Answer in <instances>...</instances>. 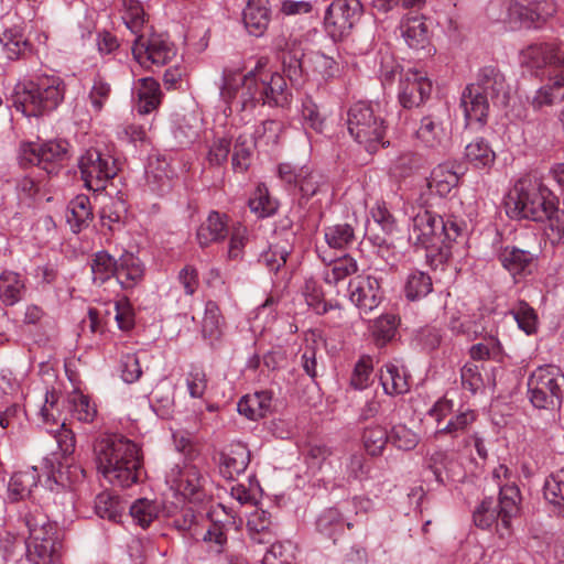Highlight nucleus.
I'll return each mask as SVG.
<instances>
[{"instance_id": "nucleus-1", "label": "nucleus", "mask_w": 564, "mask_h": 564, "mask_svg": "<svg viewBox=\"0 0 564 564\" xmlns=\"http://www.w3.org/2000/svg\"><path fill=\"white\" fill-rule=\"evenodd\" d=\"M220 101L226 105L225 113L247 112L259 105L284 106L289 102L286 80L279 73L264 68L261 61L253 69L245 72L242 61L226 65L218 84Z\"/></svg>"}, {"instance_id": "nucleus-2", "label": "nucleus", "mask_w": 564, "mask_h": 564, "mask_svg": "<svg viewBox=\"0 0 564 564\" xmlns=\"http://www.w3.org/2000/svg\"><path fill=\"white\" fill-rule=\"evenodd\" d=\"M98 473L112 486L129 488L137 484L143 469L140 445L121 434H104L94 443Z\"/></svg>"}, {"instance_id": "nucleus-3", "label": "nucleus", "mask_w": 564, "mask_h": 564, "mask_svg": "<svg viewBox=\"0 0 564 564\" xmlns=\"http://www.w3.org/2000/svg\"><path fill=\"white\" fill-rule=\"evenodd\" d=\"M509 100V89L505 77L494 67H485L477 83L470 84L463 93L460 105L467 126L487 122L490 101L494 106L505 107Z\"/></svg>"}, {"instance_id": "nucleus-4", "label": "nucleus", "mask_w": 564, "mask_h": 564, "mask_svg": "<svg viewBox=\"0 0 564 564\" xmlns=\"http://www.w3.org/2000/svg\"><path fill=\"white\" fill-rule=\"evenodd\" d=\"M28 528L26 557L33 564H55L65 553L64 532L34 506L23 514Z\"/></svg>"}, {"instance_id": "nucleus-5", "label": "nucleus", "mask_w": 564, "mask_h": 564, "mask_svg": "<svg viewBox=\"0 0 564 564\" xmlns=\"http://www.w3.org/2000/svg\"><path fill=\"white\" fill-rule=\"evenodd\" d=\"M64 80L54 74H41L14 87L13 105L25 117H40L55 110L64 99Z\"/></svg>"}, {"instance_id": "nucleus-6", "label": "nucleus", "mask_w": 564, "mask_h": 564, "mask_svg": "<svg viewBox=\"0 0 564 564\" xmlns=\"http://www.w3.org/2000/svg\"><path fill=\"white\" fill-rule=\"evenodd\" d=\"M556 196L538 178L519 180L510 192L507 210L516 219L544 221L546 210Z\"/></svg>"}, {"instance_id": "nucleus-7", "label": "nucleus", "mask_w": 564, "mask_h": 564, "mask_svg": "<svg viewBox=\"0 0 564 564\" xmlns=\"http://www.w3.org/2000/svg\"><path fill=\"white\" fill-rule=\"evenodd\" d=\"M499 7V2H492L488 8V15L511 30L536 26L556 12L553 0H532L528 4L519 0H507L503 10L497 13Z\"/></svg>"}, {"instance_id": "nucleus-8", "label": "nucleus", "mask_w": 564, "mask_h": 564, "mask_svg": "<svg viewBox=\"0 0 564 564\" xmlns=\"http://www.w3.org/2000/svg\"><path fill=\"white\" fill-rule=\"evenodd\" d=\"M347 126L350 135L367 151L373 152L384 145L387 126L371 104H354L348 110Z\"/></svg>"}, {"instance_id": "nucleus-9", "label": "nucleus", "mask_w": 564, "mask_h": 564, "mask_svg": "<svg viewBox=\"0 0 564 564\" xmlns=\"http://www.w3.org/2000/svg\"><path fill=\"white\" fill-rule=\"evenodd\" d=\"M165 484L176 499V507L202 502L206 497L207 475L195 464L172 466L165 475Z\"/></svg>"}, {"instance_id": "nucleus-10", "label": "nucleus", "mask_w": 564, "mask_h": 564, "mask_svg": "<svg viewBox=\"0 0 564 564\" xmlns=\"http://www.w3.org/2000/svg\"><path fill=\"white\" fill-rule=\"evenodd\" d=\"M530 401L536 409L560 406L564 392V375L553 365L538 367L528 379Z\"/></svg>"}, {"instance_id": "nucleus-11", "label": "nucleus", "mask_w": 564, "mask_h": 564, "mask_svg": "<svg viewBox=\"0 0 564 564\" xmlns=\"http://www.w3.org/2000/svg\"><path fill=\"white\" fill-rule=\"evenodd\" d=\"M78 165L86 187L93 191L104 188L106 182L118 172L115 159L96 148L86 150L80 155Z\"/></svg>"}, {"instance_id": "nucleus-12", "label": "nucleus", "mask_w": 564, "mask_h": 564, "mask_svg": "<svg viewBox=\"0 0 564 564\" xmlns=\"http://www.w3.org/2000/svg\"><path fill=\"white\" fill-rule=\"evenodd\" d=\"M68 153V142L51 140L44 143L25 142L20 147L19 160L21 165H39L47 173L55 170L54 163L63 161Z\"/></svg>"}, {"instance_id": "nucleus-13", "label": "nucleus", "mask_w": 564, "mask_h": 564, "mask_svg": "<svg viewBox=\"0 0 564 564\" xmlns=\"http://www.w3.org/2000/svg\"><path fill=\"white\" fill-rule=\"evenodd\" d=\"M278 175L286 185L297 188L305 198L328 189L326 176L308 165L295 166L291 163H281L278 166Z\"/></svg>"}, {"instance_id": "nucleus-14", "label": "nucleus", "mask_w": 564, "mask_h": 564, "mask_svg": "<svg viewBox=\"0 0 564 564\" xmlns=\"http://www.w3.org/2000/svg\"><path fill=\"white\" fill-rule=\"evenodd\" d=\"M132 54L140 66L149 68L169 63L175 56V48L162 35L147 32L134 39Z\"/></svg>"}, {"instance_id": "nucleus-15", "label": "nucleus", "mask_w": 564, "mask_h": 564, "mask_svg": "<svg viewBox=\"0 0 564 564\" xmlns=\"http://www.w3.org/2000/svg\"><path fill=\"white\" fill-rule=\"evenodd\" d=\"M432 83L427 75L415 68L403 69L400 74L398 99L403 108L421 106L431 95Z\"/></svg>"}, {"instance_id": "nucleus-16", "label": "nucleus", "mask_w": 564, "mask_h": 564, "mask_svg": "<svg viewBox=\"0 0 564 564\" xmlns=\"http://www.w3.org/2000/svg\"><path fill=\"white\" fill-rule=\"evenodd\" d=\"M362 4L359 0H334L325 15V24L333 36L347 34L359 20Z\"/></svg>"}, {"instance_id": "nucleus-17", "label": "nucleus", "mask_w": 564, "mask_h": 564, "mask_svg": "<svg viewBox=\"0 0 564 564\" xmlns=\"http://www.w3.org/2000/svg\"><path fill=\"white\" fill-rule=\"evenodd\" d=\"M438 215L431 210L420 207L411 216L409 226V240L415 246L424 249H438Z\"/></svg>"}, {"instance_id": "nucleus-18", "label": "nucleus", "mask_w": 564, "mask_h": 564, "mask_svg": "<svg viewBox=\"0 0 564 564\" xmlns=\"http://www.w3.org/2000/svg\"><path fill=\"white\" fill-rule=\"evenodd\" d=\"M348 296L360 312L368 313L375 310L382 300L380 282L371 275H358L349 281Z\"/></svg>"}, {"instance_id": "nucleus-19", "label": "nucleus", "mask_w": 564, "mask_h": 564, "mask_svg": "<svg viewBox=\"0 0 564 564\" xmlns=\"http://www.w3.org/2000/svg\"><path fill=\"white\" fill-rule=\"evenodd\" d=\"M492 479L499 488L502 519L507 523L508 519L514 517L519 510L520 490L512 480L510 469L503 464L492 470Z\"/></svg>"}, {"instance_id": "nucleus-20", "label": "nucleus", "mask_w": 564, "mask_h": 564, "mask_svg": "<svg viewBox=\"0 0 564 564\" xmlns=\"http://www.w3.org/2000/svg\"><path fill=\"white\" fill-rule=\"evenodd\" d=\"M498 260L514 281H520L533 273L538 257L529 250L506 246L498 253Z\"/></svg>"}, {"instance_id": "nucleus-21", "label": "nucleus", "mask_w": 564, "mask_h": 564, "mask_svg": "<svg viewBox=\"0 0 564 564\" xmlns=\"http://www.w3.org/2000/svg\"><path fill=\"white\" fill-rule=\"evenodd\" d=\"M520 64L529 69H540L564 64V55L555 43H535L521 51Z\"/></svg>"}, {"instance_id": "nucleus-22", "label": "nucleus", "mask_w": 564, "mask_h": 564, "mask_svg": "<svg viewBox=\"0 0 564 564\" xmlns=\"http://www.w3.org/2000/svg\"><path fill=\"white\" fill-rule=\"evenodd\" d=\"M271 21L269 0H249L242 11V22L249 34L262 36Z\"/></svg>"}, {"instance_id": "nucleus-23", "label": "nucleus", "mask_w": 564, "mask_h": 564, "mask_svg": "<svg viewBox=\"0 0 564 564\" xmlns=\"http://www.w3.org/2000/svg\"><path fill=\"white\" fill-rule=\"evenodd\" d=\"M415 137L423 147L429 149H438L448 139L442 118L434 113L421 119Z\"/></svg>"}, {"instance_id": "nucleus-24", "label": "nucleus", "mask_w": 564, "mask_h": 564, "mask_svg": "<svg viewBox=\"0 0 564 564\" xmlns=\"http://www.w3.org/2000/svg\"><path fill=\"white\" fill-rule=\"evenodd\" d=\"M250 463V452L242 443H235L221 455L219 470L227 478L242 474Z\"/></svg>"}, {"instance_id": "nucleus-25", "label": "nucleus", "mask_w": 564, "mask_h": 564, "mask_svg": "<svg viewBox=\"0 0 564 564\" xmlns=\"http://www.w3.org/2000/svg\"><path fill=\"white\" fill-rule=\"evenodd\" d=\"M459 183V174L455 165L449 162L435 166L430 175L427 185L431 192L438 196H447Z\"/></svg>"}, {"instance_id": "nucleus-26", "label": "nucleus", "mask_w": 564, "mask_h": 564, "mask_svg": "<svg viewBox=\"0 0 564 564\" xmlns=\"http://www.w3.org/2000/svg\"><path fill=\"white\" fill-rule=\"evenodd\" d=\"M144 275L142 261L132 252H124L117 260L116 279L124 289L137 285Z\"/></svg>"}, {"instance_id": "nucleus-27", "label": "nucleus", "mask_w": 564, "mask_h": 564, "mask_svg": "<svg viewBox=\"0 0 564 564\" xmlns=\"http://www.w3.org/2000/svg\"><path fill=\"white\" fill-rule=\"evenodd\" d=\"M225 328V317L218 304L214 301L206 302L202 321L203 337L207 339L212 346H215L221 341Z\"/></svg>"}, {"instance_id": "nucleus-28", "label": "nucleus", "mask_w": 564, "mask_h": 564, "mask_svg": "<svg viewBox=\"0 0 564 564\" xmlns=\"http://www.w3.org/2000/svg\"><path fill=\"white\" fill-rule=\"evenodd\" d=\"M272 404V392L259 391L242 397L238 404V412L249 420H259L270 412Z\"/></svg>"}, {"instance_id": "nucleus-29", "label": "nucleus", "mask_w": 564, "mask_h": 564, "mask_svg": "<svg viewBox=\"0 0 564 564\" xmlns=\"http://www.w3.org/2000/svg\"><path fill=\"white\" fill-rule=\"evenodd\" d=\"M464 158L478 170H489L496 162V152L484 138H476L465 147Z\"/></svg>"}, {"instance_id": "nucleus-30", "label": "nucleus", "mask_w": 564, "mask_h": 564, "mask_svg": "<svg viewBox=\"0 0 564 564\" xmlns=\"http://www.w3.org/2000/svg\"><path fill=\"white\" fill-rule=\"evenodd\" d=\"M40 475L36 467H28L14 473L8 484V496L11 500L25 499L37 486Z\"/></svg>"}, {"instance_id": "nucleus-31", "label": "nucleus", "mask_w": 564, "mask_h": 564, "mask_svg": "<svg viewBox=\"0 0 564 564\" xmlns=\"http://www.w3.org/2000/svg\"><path fill=\"white\" fill-rule=\"evenodd\" d=\"M138 101L137 111L140 115H148L155 110L161 104L160 84L152 77H145L138 80L135 87Z\"/></svg>"}, {"instance_id": "nucleus-32", "label": "nucleus", "mask_w": 564, "mask_h": 564, "mask_svg": "<svg viewBox=\"0 0 564 564\" xmlns=\"http://www.w3.org/2000/svg\"><path fill=\"white\" fill-rule=\"evenodd\" d=\"M400 29L409 47L413 50H421L429 43V31L422 17H405L401 21Z\"/></svg>"}, {"instance_id": "nucleus-33", "label": "nucleus", "mask_w": 564, "mask_h": 564, "mask_svg": "<svg viewBox=\"0 0 564 564\" xmlns=\"http://www.w3.org/2000/svg\"><path fill=\"white\" fill-rule=\"evenodd\" d=\"M227 232L226 217L218 212H212L198 227L196 238L200 247L224 239Z\"/></svg>"}, {"instance_id": "nucleus-34", "label": "nucleus", "mask_w": 564, "mask_h": 564, "mask_svg": "<svg viewBox=\"0 0 564 564\" xmlns=\"http://www.w3.org/2000/svg\"><path fill=\"white\" fill-rule=\"evenodd\" d=\"M0 44L8 59H17L29 50V41L20 25L7 28L0 35Z\"/></svg>"}, {"instance_id": "nucleus-35", "label": "nucleus", "mask_w": 564, "mask_h": 564, "mask_svg": "<svg viewBox=\"0 0 564 564\" xmlns=\"http://www.w3.org/2000/svg\"><path fill=\"white\" fill-rule=\"evenodd\" d=\"M322 260L327 263L323 276L326 283L336 285L338 282L345 280L358 270L357 261L349 254H345L335 260L322 257Z\"/></svg>"}, {"instance_id": "nucleus-36", "label": "nucleus", "mask_w": 564, "mask_h": 564, "mask_svg": "<svg viewBox=\"0 0 564 564\" xmlns=\"http://www.w3.org/2000/svg\"><path fill=\"white\" fill-rule=\"evenodd\" d=\"M502 518L500 501L497 503L492 498L484 499L474 512V522L481 529H489L495 523L508 529L511 518L508 519L507 523L503 522Z\"/></svg>"}, {"instance_id": "nucleus-37", "label": "nucleus", "mask_w": 564, "mask_h": 564, "mask_svg": "<svg viewBox=\"0 0 564 564\" xmlns=\"http://www.w3.org/2000/svg\"><path fill=\"white\" fill-rule=\"evenodd\" d=\"M380 382L389 395L403 394L410 389L404 369L394 364L384 366L380 372Z\"/></svg>"}, {"instance_id": "nucleus-38", "label": "nucleus", "mask_w": 564, "mask_h": 564, "mask_svg": "<svg viewBox=\"0 0 564 564\" xmlns=\"http://www.w3.org/2000/svg\"><path fill=\"white\" fill-rule=\"evenodd\" d=\"M508 314L512 316L518 328L525 335L531 336L538 332L539 316L536 311L525 301L519 300L512 304Z\"/></svg>"}, {"instance_id": "nucleus-39", "label": "nucleus", "mask_w": 564, "mask_h": 564, "mask_svg": "<svg viewBox=\"0 0 564 564\" xmlns=\"http://www.w3.org/2000/svg\"><path fill=\"white\" fill-rule=\"evenodd\" d=\"M316 528L319 533L333 536L341 533L345 528L351 529L352 523L337 508L325 509L316 520Z\"/></svg>"}, {"instance_id": "nucleus-40", "label": "nucleus", "mask_w": 564, "mask_h": 564, "mask_svg": "<svg viewBox=\"0 0 564 564\" xmlns=\"http://www.w3.org/2000/svg\"><path fill=\"white\" fill-rule=\"evenodd\" d=\"M437 228L438 248L442 246L448 247L467 230L466 223L454 215H448L445 218L438 216Z\"/></svg>"}, {"instance_id": "nucleus-41", "label": "nucleus", "mask_w": 564, "mask_h": 564, "mask_svg": "<svg viewBox=\"0 0 564 564\" xmlns=\"http://www.w3.org/2000/svg\"><path fill=\"white\" fill-rule=\"evenodd\" d=\"M247 528L252 539L258 543L269 542L273 536L271 514L262 509H257L250 513Z\"/></svg>"}, {"instance_id": "nucleus-42", "label": "nucleus", "mask_w": 564, "mask_h": 564, "mask_svg": "<svg viewBox=\"0 0 564 564\" xmlns=\"http://www.w3.org/2000/svg\"><path fill=\"white\" fill-rule=\"evenodd\" d=\"M122 20L132 34L138 35L148 32L145 26V13L138 0H123Z\"/></svg>"}, {"instance_id": "nucleus-43", "label": "nucleus", "mask_w": 564, "mask_h": 564, "mask_svg": "<svg viewBox=\"0 0 564 564\" xmlns=\"http://www.w3.org/2000/svg\"><path fill=\"white\" fill-rule=\"evenodd\" d=\"M24 282L13 271H3L0 275V299L6 305H14L22 297Z\"/></svg>"}, {"instance_id": "nucleus-44", "label": "nucleus", "mask_w": 564, "mask_h": 564, "mask_svg": "<svg viewBox=\"0 0 564 564\" xmlns=\"http://www.w3.org/2000/svg\"><path fill=\"white\" fill-rule=\"evenodd\" d=\"M90 200L86 195H78L68 205L67 223L73 231H79L91 219Z\"/></svg>"}, {"instance_id": "nucleus-45", "label": "nucleus", "mask_w": 564, "mask_h": 564, "mask_svg": "<svg viewBox=\"0 0 564 564\" xmlns=\"http://www.w3.org/2000/svg\"><path fill=\"white\" fill-rule=\"evenodd\" d=\"M133 521L141 528H148L160 514L161 506L148 498L137 499L129 508Z\"/></svg>"}, {"instance_id": "nucleus-46", "label": "nucleus", "mask_w": 564, "mask_h": 564, "mask_svg": "<svg viewBox=\"0 0 564 564\" xmlns=\"http://www.w3.org/2000/svg\"><path fill=\"white\" fill-rule=\"evenodd\" d=\"M117 260L107 251L96 252L90 260V270L93 281L96 284H102L110 278H116Z\"/></svg>"}, {"instance_id": "nucleus-47", "label": "nucleus", "mask_w": 564, "mask_h": 564, "mask_svg": "<svg viewBox=\"0 0 564 564\" xmlns=\"http://www.w3.org/2000/svg\"><path fill=\"white\" fill-rule=\"evenodd\" d=\"M70 416L80 423H93L97 416V406L88 395L73 393L68 399Z\"/></svg>"}, {"instance_id": "nucleus-48", "label": "nucleus", "mask_w": 564, "mask_h": 564, "mask_svg": "<svg viewBox=\"0 0 564 564\" xmlns=\"http://www.w3.org/2000/svg\"><path fill=\"white\" fill-rule=\"evenodd\" d=\"M326 243L333 249H346L355 241V229L349 224H335L324 230Z\"/></svg>"}, {"instance_id": "nucleus-49", "label": "nucleus", "mask_w": 564, "mask_h": 564, "mask_svg": "<svg viewBox=\"0 0 564 564\" xmlns=\"http://www.w3.org/2000/svg\"><path fill=\"white\" fill-rule=\"evenodd\" d=\"M301 119L305 128H310L317 133H323L325 129L326 117L321 112L319 107L308 96L301 101Z\"/></svg>"}, {"instance_id": "nucleus-50", "label": "nucleus", "mask_w": 564, "mask_h": 564, "mask_svg": "<svg viewBox=\"0 0 564 564\" xmlns=\"http://www.w3.org/2000/svg\"><path fill=\"white\" fill-rule=\"evenodd\" d=\"M431 278L422 271H413L409 274L404 293L408 300L416 301L426 296L432 291Z\"/></svg>"}, {"instance_id": "nucleus-51", "label": "nucleus", "mask_w": 564, "mask_h": 564, "mask_svg": "<svg viewBox=\"0 0 564 564\" xmlns=\"http://www.w3.org/2000/svg\"><path fill=\"white\" fill-rule=\"evenodd\" d=\"M295 550L291 541L275 542L265 552L262 564H296Z\"/></svg>"}, {"instance_id": "nucleus-52", "label": "nucleus", "mask_w": 564, "mask_h": 564, "mask_svg": "<svg viewBox=\"0 0 564 564\" xmlns=\"http://www.w3.org/2000/svg\"><path fill=\"white\" fill-rule=\"evenodd\" d=\"M388 441L389 436L387 431L381 425H370L364 431V446L367 453L371 456L381 455Z\"/></svg>"}, {"instance_id": "nucleus-53", "label": "nucleus", "mask_w": 564, "mask_h": 564, "mask_svg": "<svg viewBox=\"0 0 564 564\" xmlns=\"http://www.w3.org/2000/svg\"><path fill=\"white\" fill-rule=\"evenodd\" d=\"M249 207L258 217H269L276 210V203L269 196L268 188L260 184L249 199Z\"/></svg>"}, {"instance_id": "nucleus-54", "label": "nucleus", "mask_w": 564, "mask_h": 564, "mask_svg": "<svg viewBox=\"0 0 564 564\" xmlns=\"http://www.w3.org/2000/svg\"><path fill=\"white\" fill-rule=\"evenodd\" d=\"M95 511L101 519H107L112 522H119L122 517L120 501L107 492H102L96 497Z\"/></svg>"}, {"instance_id": "nucleus-55", "label": "nucleus", "mask_w": 564, "mask_h": 564, "mask_svg": "<svg viewBox=\"0 0 564 564\" xmlns=\"http://www.w3.org/2000/svg\"><path fill=\"white\" fill-rule=\"evenodd\" d=\"M544 497L550 503L564 509V468L546 478Z\"/></svg>"}, {"instance_id": "nucleus-56", "label": "nucleus", "mask_w": 564, "mask_h": 564, "mask_svg": "<svg viewBox=\"0 0 564 564\" xmlns=\"http://www.w3.org/2000/svg\"><path fill=\"white\" fill-rule=\"evenodd\" d=\"M282 123L276 120H267L259 124L253 133L254 145L269 147L279 142Z\"/></svg>"}, {"instance_id": "nucleus-57", "label": "nucleus", "mask_w": 564, "mask_h": 564, "mask_svg": "<svg viewBox=\"0 0 564 564\" xmlns=\"http://www.w3.org/2000/svg\"><path fill=\"white\" fill-rule=\"evenodd\" d=\"M475 411L465 410L454 415L444 426L437 427L435 435L449 434L453 437L458 436L465 432L476 420Z\"/></svg>"}, {"instance_id": "nucleus-58", "label": "nucleus", "mask_w": 564, "mask_h": 564, "mask_svg": "<svg viewBox=\"0 0 564 564\" xmlns=\"http://www.w3.org/2000/svg\"><path fill=\"white\" fill-rule=\"evenodd\" d=\"M389 440L398 449L412 451L417 446L420 436L406 425L397 424L392 427Z\"/></svg>"}, {"instance_id": "nucleus-59", "label": "nucleus", "mask_w": 564, "mask_h": 564, "mask_svg": "<svg viewBox=\"0 0 564 564\" xmlns=\"http://www.w3.org/2000/svg\"><path fill=\"white\" fill-rule=\"evenodd\" d=\"M198 134L197 120L194 116L183 117L173 128V135L180 145L192 143Z\"/></svg>"}, {"instance_id": "nucleus-60", "label": "nucleus", "mask_w": 564, "mask_h": 564, "mask_svg": "<svg viewBox=\"0 0 564 564\" xmlns=\"http://www.w3.org/2000/svg\"><path fill=\"white\" fill-rule=\"evenodd\" d=\"M252 155V143L246 137H238L234 147L232 167L237 172L248 170Z\"/></svg>"}, {"instance_id": "nucleus-61", "label": "nucleus", "mask_w": 564, "mask_h": 564, "mask_svg": "<svg viewBox=\"0 0 564 564\" xmlns=\"http://www.w3.org/2000/svg\"><path fill=\"white\" fill-rule=\"evenodd\" d=\"M128 551L135 564H147L156 553L153 543L142 539H132L128 545Z\"/></svg>"}, {"instance_id": "nucleus-62", "label": "nucleus", "mask_w": 564, "mask_h": 564, "mask_svg": "<svg viewBox=\"0 0 564 564\" xmlns=\"http://www.w3.org/2000/svg\"><path fill=\"white\" fill-rule=\"evenodd\" d=\"M248 240V229L241 224H237L231 229L227 256L230 260L242 258L243 249Z\"/></svg>"}, {"instance_id": "nucleus-63", "label": "nucleus", "mask_w": 564, "mask_h": 564, "mask_svg": "<svg viewBox=\"0 0 564 564\" xmlns=\"http://www.w3.org/2000/svg\"><path fill=\"white\" fill-rule=\"evenodd\" d=\"M372 361L370 357H361L355 366L350 383L357 390L366 389L370 383Z\"/></svg>"}, {"instance_id": "nucleus-64", "label": "nucleus", "mask_w": 564, "mask_h": 564, "mask_svg": "<svg viewBox=\"0 0 564 564\" xmlns=\"http://www.w3.org/2000/svg\"><path fill=\"white\" fill-rule=\"evenodd\" d=\"M545 220L549 221V228L552 231L553 239L561 241L564 238V210L557 206V198L546 210Z\"/></svg>"}]
</instances>
